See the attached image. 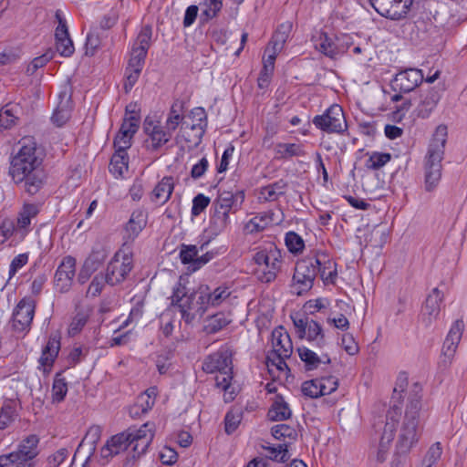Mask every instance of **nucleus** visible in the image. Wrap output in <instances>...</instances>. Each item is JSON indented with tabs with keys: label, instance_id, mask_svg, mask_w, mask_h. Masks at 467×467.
Returning a JSON list of instances; mask_svg holds the SVG:
<instances>
[{
	"label": "nucleus",
	"instance_id": "nucleus-1",
	"mask_svg": "<svg viewBox=\"0 0 467 467\" xmlns=\"http://www.w3.org/2000/svg\"><path fill=\"white\" fill-rule=\"evenodd\" d=\"M154 437V424L146 422L139 429L130 427L111 436L100 450V457L108 462L110 459L132 446L123 462V467H133L137 460L146 452Z\"/></svg>",
	"mask_w": 467,
	"mask_h": 467
},
{
	"label": "nucleus",
	"instance_id": "nucleus-2",
	"mask_svg": "<svg viewBox=\"0 0 467 467\" xmlns=\"http://www.w3.org/2000/svg\"><path fill=\"white\" fill-rule=\"evenodd\" d=\"M20 149L12 158L9 175L16 184L24 183L25 192L36 194L43 186L41 159L36 156V142L33 137H24L19 140Z\"/></svg>",
	"mask_w": 467,
	"mask_h": 467
},
{
	"label": "nucleus",
	"instance_id": "nucleus-3",
	"mask_svg": "<svg viewBox=\"0 0 467 467\" xmlns=\"http://www.w3.org/2000/svg\"><path fill=\"white\" fill-rule=\"evenodd\" d=\"M421 390L420 384L413 385L398 434V455H407L418 444L422 435L428 412L421 403Z\"/></svg>",
	"mask_w": 467,
	"mask_h": 467
},
{
	"label": "nucleus",
	"instance_id": "nucleus-4",
	"mask_svg": "<svg viewBox=\"0 0 467 467\" xmlns=\"http://www.w3.org/2000/svg\"><path fill=\"white\" fill-rule=\"evenodd\" d=\"M447 136V126L439 125L429 144L423 164L424 188L427 192L434 191L441 179V161L444 157Z\"/></svg>",
	"mask_w": 467,
	"mask_h": 467
},
{
	"label": "nucleus",
	"instance_id": "nucleus-5",
	"mask_svg": "<svg viewBox=\"0 0 467 467\" xmlns=\"http://www.w3.org/2000/svg\"><path fill=\"white\" fill-rule=\"evenodd\" d=\"M254 260L258 265L255 274L262 283L273 282L280 272L283 263L281 251L274 245L256 252Z\"/></svg>",
	"mask_w": 467,
	"mask_h": 467
},
{
	"label": "nucleus",
	"instance_id": "nucleus-6",
	"mask_svg": "<svg viewBox=\"0 0 467 467\" xmlns=\"http://www.w3.org/2000/svg\"><path fill=\"white\" fill-rule=\"evenodd\" d=\"M185 287L177 288L171 296L172 304L178 305L182 319L191 323L196 317H202L207 310L206 304H202L201 288L198 291L187 295Z\"/></svg>",
	"mask_w": 467,
	"mask_h": 467
},
{
	"label": "nucleus",
	"instance_id": "nucleus-7",
	"mask_svg": "<svg viewBox=\"0 0 467 467\" xmlns=\"http://www.w3.org/2000/svg\"><path fill=\"white\" fill-rule=\"evenodd\" d=\"M313 124L327 133L343 134L348 128L344 111L337 104L330 106L322 115L315 116Z\"/></svg>",
	"mask_w": 467,
	"mask_h": 467
},
{
	"label": "nucleus",
	"instance_id": "nucleus-8",
	"mask_svg": "<svg viewBox=\"0 0 467 467\" xmlns=\"http://www.w3.org/2000/svg\"><path fill=\"white\" fill-rule=\"evenodd\" d=\"M296 328V333L299 338H306L310 342H314L317 348H323L326 345L323 328L319 323L309 318L306 316L296 314L291 317Z\"/></svg>",
	"mask_w": 467,
	"mask_h": 467
},
{
	"label": "nucleus",
	"instance_id": "nucleus-9",
	"mask_svg": "<svg viewBox=\"0 0 467 467\" xmlns=\"http://www.w3.org/2000/svg\"><path fill=\"white\" fill-rule=\"evenodd\" d=\"M375 11L390 20H400L407 16L413 0H369Z\"/></svg>",
	"mask_w": 467,
	"mask_h": 467
},
{
	"label": "nucleus",
	"instance_id": "nucleus-10",
	"mask_svg": "<svg viewBox=\"0 0 467 467\" xmlns=\"http://www.w3.org/2000/svg\"><path fill=\"white\" fill-rule=\"evenodd\" d=\"M132 268L133 264L131 256L116 253L106 269L107 284L113 286L122 283Z\"/></svg>",
	"mask_w": 467,
	"mask_h": 467
},
{
	"label": "nucleus",
	"instance_id": "nucleus-11",
	"mask_svg": "<svg viewBox=\"0 0 467 467\" xmlns=\"http://www.w3.org/2000/svg\"><path fill=\"white\" fill-rule=\"evenodd\" d=\"M35 308L36 302L30 297H24L18 302L12 316V327L16 332L23 333L30 329Z\"/></svg>",
	"mask_w": 467,
	"mask_h": 467
},
{
	"label": "nucleus",
	"instance_id": "nucleus-12",
	"mask_svg": "<svg viewBox=\"0 0 467 467\" xmlns=\"http://www.w3.org/2000/svg\"><path fill=\"white\" fill-rule=\"evenodd\" d=\"M424 79L420 69L410 67L400 70L390 81L394 92L409 93L414 90Z\"/></svg>",
	"mask_w": 467,
	"mask_h": 467
},
{
	"label": "nucleus",
	"instance_id": "nucleus-13",
	"mask_svg": "<svg viewBox=\"0 0 467 467\" xmlns=\"http://www.w3.org/2000/svg\"><path fill=\"white\" fill-rule=\"evenodd\" d=\"M144 133L148 136L147 141L150 142L148 148L151 150H158L163 145L170 141L173 130L166 129L160 121H155L146 118L143 123Z\"/></svg>",
	"mask_w": 467,
	"mask_h": 467
},
{
	"label": "nucleus",
	"instance_id": "nucleus-14",
	"mask_svg": "<svg viewBox=\"0 0 467 467\" xmlns=\"http://www.w3.org/2000/svg\"><path fill=\"white\" fill-rule=\"evenodd\" d=\"M400 415V407L396 404H393L387 412V422L380 438L379 451L377 453V460L380 462H383L386 460L389 444L394 438L395 422L397 421L396 417Z\"/></svg>",
	"mask_w": 467,
	"mask_h": 467
},
{
	"label": "nucleus",
	"instance_id": "nucleus-15",
	"mask_svg": "<svg viewBox=\"0 0 467 467\" xmlns=\"http://www.w3.org/2000/svg\"><path fill=\"white\" fill-rule=\"evenodd\" d=\"M202 370L206 373L233 370L231 350L223 347L209 355L202 362Z\"/></svg>",
	"mask_w": 467,
	"mask_h": 467
},
{
	"label": "nucleus",
	"instance_id": "nucleus-16",
	"mask_svg": "<svg viewBox=\"0 0 467 467\" xmlns=\"http://www.w3.org/2000/svg\"><path fill=\"white\" fill-rule=\"evenodd\" d=\"M463 329L464 324L462 320L458 319L452 324L443 342L441 350V362L445 366L451 364L455 355L458 345L462 339Z\"/></svg>",
	"mask_w": 467,
	"mask_h": 467
},
{
	"label": "nucleus",
	"instance_id": "nucleus-17",
	"mask_svg": "<svg viewBox=\"0 0 467 467\" xmlns=\"http://www.w3.org/2000/svg\"><path fill=\"white\" fill-rule=\"evenodd\" d=\"M76 274V259L70 255L63 258L54 278L57 289L61 293L67 292L71 287Z\"/></svg>",
	"mask_w": 467,
	"mask_h": 467
},
{
	"label": "nucleus",
	"instance_id": "nucleus-18",
	"mask_svg": "<svg viewBox=\"0 0 467 467\" xmlns=\"http://www.w3.org/2000/svg\"><path fill=\"white\" fill-rule=\"evenodd\" d=\"M442 300L443 294L437 287L427 296L420 315V322L426 328L431 327L438 318Z\"/></svg>",
	"mask_w": 467,
	"mask_h": 467
},
{
	"label": "nucleus",
	"instance_id": "nucleus-19",
	"mask_svg": "<svg viewBox=\"0 0 467 467\" xmlns=\"http://www.w3.org/2000/svg\"><path fill=\"white\" fill-rule=\"evenodd\" d=\"M315 264L317 265V274L325 285H334L337 277V263L328 254L316 251Z\"/></svg>",
	"mask_w": 467,
	"mask_h": 467
},
{
	"label": "nucleus",
	"instance_id": "nucleus-20",
	"mask_svg": "<svg viewBox=\"0 0 467 467\" xmlns=\"http://www.w3.org/2000/svg\"><path fill=\"white\" fill-rule=\"evenodd\" d=\"M441 98V92L439 88H430L420 92L418 105L415 112L419 118L427 119L437 107Z\"/></svg>",
	"mask_w": 467,
	"mask_h": 467
},
{
	"label": "nucleus",
	"instance_id": "nucleus-21",
	"mask_svg": "<svg viewBox=\"0 0 467 467\" xmlns=\"http://www.w3.org/2000/svg\"><path fill=\"white\" fill-rule=\"evenodd\" d=\"M244 201V192L236 191L235 192L223 191L213 201V207H218L220 210H225L228 213L237 211Z\"/></svg>",
	"mask_w": 467,
	"mask_h": 467
},
{
	"label": "nucleus",
	"instance_id": "nucleus-22",
	"mask_svg": "<svg viewBox=\"0 0 467 467\" xmlns=\"http://www.w3.org/2000/svg\"><path fill=\"white\" fill-rule=\"evenodd\" d=\"M272 346L275 354H281V356L290 357L293 352V344L289 334L279 327L272 332Z\"/></svg>",
	"mask_w": 467,
	"mask_h": 467
},
{
	"label": "nucleus",
	"instance_id": "nucleus-23",
	"mask_svg": "<svg viewBox=\"0 0 467 467\" xmlns=\"http://www.w3.org/2000/svg\"><path fill=\"white\" fill-rule=\"evenodd\" d=\"M300 359L304 362L306 370L310 371L318 368L321 365L327 366L330 364L331 359L328 355L319 357L313 350L301 347L297 348Z\"/></svg>",
	"mask_w": 467,
	"mask_h": 467
},
{
	"label": "nucleus",
	"instance_id": "nucleus-24",
	"mask_svg": "<svg viewBox=\"0 0 467 467\" xmlns=\"http://www.w3.org/2000/svg\"><path fill=\"white\" fill-rule=\"evenodd\" d=\"M200 288L202 293L201 297L204 300V302L202 301V304H206L207 309L210 306H220L231 295L229 288L225 286H219L213 291H211L207 285L201 286Z\"/></svg>",
	"mask_w": 467,
	"mask_h": 467
},
{
	"label": "nucleus",
	"instance_id": "nucleus-25",
	"mask_svg": "<svg viewBox=\"0 0 467 467\" xmlns=\"http://www.w3.org/2000/svg\"><path fill=\"white\" fill-rule=\"evenodd\" d=\"M59 102L54 110L51 119L57 127L63 126L70 118L71 100L66 92L59 94Z\"/></svg>",
	"mask_w": 467,
	"mask_h": 467
},
{
	"label": "nucleus",
	"instance_id": "nucleus-26",
	"mask_svg": "<svg viewBox=\"0 0 467 467\" xmlns=\"http://www.w3.org/2000/svg\"><path fill=\"white\" fill-rule=\"evenodd\" d=\"M38 213V208L36 204H26L22 211L19 213L16 222V234L21 237L30 231L31 219Z\"/></svg>",
	"mask_w": 467,
	"mask_h": 467
},
{
	"label": "nucleus",
	"instance_id": "nucleus-27",
	"mask_svg": "<svg viewBox=\"0 0 467 467\" xmlns=\"http://www.w3.org/2000/svg\"><path fill=\"white\" fill-rule=\"evenodd\" d=\"M173 189V178L166 176L152 190L151 200L155 202L164 204L171 198Z\"/></svg>",
	"mask_w": 467,
	"mask_h": 467
},
{
	"label": "nucleus",
	"instance_id": "nucleus-28",
	"mask_svg": "<svg viewBox=\"0 0 467 467\" xmlns=\"http://www.w3.org/2000/svg\"><path fill=\"white\" fill-rule=\"evenodd\" d=\"M291 414L292 411L283 397L276 395L267 413L269 420L273 421H282L289 419Z\"/></svg>",
	"mask_w": 467,
	"mask_h": 467
},
{
	"label": "nucleus",
	"instance_id": "nucleus-29",
	"mask_svg": "<svg viewBox=\"0 0 467 467\" xmlns=\"http://www.w3.org/2000/svg\"><path fill=\"white\" fill-rule=\"evenodd\" d=\"M316 47L327 57L336 58L338 56L337 36H330L327 33H321L317 40Z\"/></svg>",
	"mask_w": 467,
	"mask_h": 467
},
{
	"label": "nucleus",
	"instance_id": "nucleus-30",
	"mask_svg": "<svg viewBox=\"0 0 467 467\" xmlns=\"http://www.w3.org/2000/svg\"><path fill=\"white\" fill-rule=\"evenodd\" d=\"M147 224V215L141 210L134 211L129 222L126 224L125 230L129 238H135L142 231Z\"/></svg>",
	"mask_w": 467,
	"mask_h": 467
},
{
	"label": "nucleus",
	"instance_id": "nucleus-31",
	"mask_svg": "<svg viewBox=\"0 0 467 467\" xmlns=\"http://www.w3.org/2000/svg\"><path fill=\"white\" fill-rule=\"evenodd\" d=\"M60 348V341L56 337H49L47 344L42 350L39 358L40 365L45 368L51 367L57 358Z\"/></svg>",
	"mask_w": 467,
	"mask_h": 467
},
{
	"label": "nucleus",
	"instance_id": "nucleus-32",
	"mask_svg": "<svg viewBox=\"0 0 467 467\" xmlns=\"http://www.w3.org/2000/svg\"><path fill=\"white\" fill-rule=\"evenodd\" d=\"M0 467H34V462L16 450L0 455Z\"/></svg>",
	"mask_w": 467,
	"mask_h": 467
},
{
	"label": "nucleus",
	"instance_id": "nucleus-33",
	"mask_svg": "<svg viewBox=\"0 0 467 467\" xmlns=\"http://www.w3.org/2000/svg\"><path fill=\"white\" fill-rule=\"evenodd\" d=\"M416 27L421 34L420 37L423 41L434 43L441 38V29L431 20L417 21Z\"/></svg>",
	"mask_w": 467,
	"mask_h": 467
},
{
	"label": "nucleus",
	"instance_id": "nucleus-34",
	"mask_svg": "<svg viewBox=\"0 0 467 467\" xmlns=\"http://www.w3.org/2000/svg\"><path fill=\"white\" fill-rule=\"evenodd\" d=\"M286 188V182L279 180L263 187L260 191V197L266 202L276 201L280 196L285 194Z\"/></svg>",
	"mask_w": 467,
	"mask_h": 467
},
{
	"label": "nucleus",
	"instance_id": "nucleus-35",
	"mask_svg": "<svg viewBox=\"0 0 467 467\" xmlns=\"http://www.w3.org/2000/svg\"><path fill=\"white\" fill-rule=\"evenodd\" d=\"M183 110L184 102L181 99H176L172 103L168 114V118L166 119V129L174 131L178 128V126L184 119Z\"/></svg>",
	"mask_w": 467,
	"mask_h": 467
},
{
	"label": "nucleus",
	"instance_id": "nucleus-36",
	"mask_svg": "<svg viewBox=\"0 0 467 467\" xmlns=\"http://www.w3.org/2000/svg\"><path fill=\"white\" fill-rule=\"evenodd\" d=\"M39 438L36 434H31L24 438L17 446V451L29 458L34 460L39 453L38 450Z\"/></svg>",
	"mask_w": 467,
	"mask_h": 467
},
{
	"label": "nucleus",
	"instance_id": "nucleus-37",
	"mask_svg": "<svg viewBox=\"0 0 467 467\" xmlns=\"http://www.w3.org/2000/svg\"><path fill=\"white\" fill-rule=\"evenodd\" d=\"M109 255V251L99 246L92 250L90 254L85 260L84 265H86L87 271L95 272L97 271L101 265L105 262Z\"/></svg>",
	"mask_w": 467,
	"mask_h": 467
},
{
	"label": "nucleus",
	"instance_id": "nucleus-38",
	"mask_svg": "<svg viewBox=\"0 0 467 467\" xmlns=\"http://www.w3.org/2000/svg\"><path fill=\"white\" fill-rule=\"evenodd\" d=\"M315 258H317L316 251L299 260L296 265L295 271L316 279L318 274Z\"/></svg>",
	"mask_w": 467,
	"mask_h": 467
},
{
	"label": "nucleus",
	"instance_id": "nucleus-39",
	"mask_svg": "<svg viewBox=\"0 0 467 467\" xmlns=\"http://www.w3.org/2000/svg\"><path fill=\"white\" fill-rule=\"evenodd\" d=\"M129 157L128 154L116 153L111 157L109 163V171L116 177H122L128 171Z\"/></svg>",
	"mask_w": 467,
	"mask_h": 467
},
{
	"label": "nucleus",
	"instance_id": "nucleus-40",
	"mask_svg": "<svg viewBox=\"0 0 467 467\" xmlns=\"http://www.w3.org/2000/svg\"><path fill=\"white\" fill-rule=\"evenodd\" d=\"M214 213L211 218V228L218 234L226 229L230 223L229 213L225 210H220L218 207H213Z\"/></svg>",
	"mask_w": 467,
	"mask_h": 467
},
{
	"label": "nucleus",
	"instance_id": "nucleus-41",
	"mask_svg": "<svg viewBox=\"0 0 467 467\" xmlns=\"http://www.w3.org/2000/svg\"><path fill=\"white\" fill-rule=\"evenodd\" d=\"M202 6L203 9L202 10L200 19L202 23H206L217 16L223 7V2L222 0H204Z\"/></svg>",
	"mask_w": 467,
	"mask_h": 467
},
{
	"label": "nucleus",
	"instance_id": "nucleus-42",
	"mask_svg": "<svg viewBox=\"0 0 467 467\" xmlns=\"http://www.w3.org/2000/svg\"><path fill=\"white\" fill-rule=\"evenodd\" d=\"M292 281L295 292L296 295L301 296L304 293L308 292L313 287L315 278L295 271Z\"/></svg>",
	"mask_w": 467,
	"mask_h": 467
},
{
	"label": "nucleus",
	"instance_id": "nucleus-43",
	"mask_svg": "<svg viewBox=\"0 0 467 467\" xmlns=\"http://www.w3.org/2000/svg\"><path fill=\"white\" fill-rule=\"evenodd\" d=\"M16 105L6 104L0 110V129H11L17 120Z\"/></svg>",
	"mask_w": 467,
	"mask_h": 467
},
{
	"label": "nucleus",
	"instance_id": "nucleus-44",
	"mask_svg": "<svg viewBox=\"0 0 467 467\" xmlns=\"http://www.w3.org/2000/svg\"><path fill=\"white\" fill-rule=\"evenodd\" d=\"M442 454L441 442L437 441L428 449L421 463V467H435Z\"/></svg>",
	"mask_w": 467,
	"mask_h": 467
},
{
	"label": "nucleus",
	"instance_id": "nucleus-45",
	"mask_svg": "<svg viewBox=\"0 0 467 467\" xmlns=\"http://www.w3.org/2000/svg\"><path fill=\"white\" fill-rule=\"evenodd\" d=\"M191 117L193 119V123L191 127L192 130H199L201 138L204 133V130L207 126V116L206 112L202 108H195L191 111Z\"/></svg>",
	"mask_w": 467,
	"mask_h": 467
},
{
	"label": "nucleus",
	"instance_id": "nucleus-46",
	"mask_svg": "<svg viewBox=\"0 0 467 467\" xmlns=\"http://www.w3.org/2000/svg\"><path fill=\"white\" fill-rule=\"evenodd\" d=\"M285 245L292 254H299L305 248V243L302 237L295 232H288L285 238Z\"/></svg>",
	"mask_w": 467,
	"mask_h": 467
},
{
	"label": "nucleus",
	"instance_id": "nucleus-47",
	"mask_svg": "<svg viewBox=\"0 0 467 467\" xmlns=\"http://www.w3.org/2000/svg\"><path fill=\"white\" fill-rule=\"evenodd\" d=\"M277 152L283 158L304 156L306 154L303 146L296 143H279L277 145Z\"/></svg>",
	"mask_w": 467,
	"mask_h": 467
},
{
	"label": "nucleus",
	"instance_id": "nucleus-48",
	"mask_svg": "<svg viewBox=\"0 0 467 467\" xmlns=\"http://www.w3.org/2000/svg\"><path fill=\"white\" fill-rule=\"evenodd\" d=\"M391 159L389 153L373 152L366 161L365 166L368 170H379L387 164Z\"/></svg>",
	"mask_w": 467,
	"mask_h": 467
},
{
	"label": "nucleus",
	"instance_id": "nucleus-49",
	"mask_svg": "<svg viewBox=\"0 0 467 467\" xmlns=\"http://www.w3.org/2000/svg\"><path fill=\"white\" fill-rule=\"evenodd\" d=\"M271 432H272V435L276 440H282V439L288 438L289 440L294 441L297 437L296 431L293 427H291L287 424H285V423L277 424V425L272 427Z\"/></svg>",
	"mask_w": 467,
	"mask_h": 467
},
{
	"label": "nucleus",
	"instance_id": "nucleus-50",
	"mask_svg": "<svg viewBox=\"0 0 467 467\" xmlns=\"http://www.w3.org/2000/svg\"><path fill=\"white\" fill-rule=\"evenodd\" d=\"M321 385L319 378L312 379L303 382L301 390L303 394L311 399H317L323 396L319 386Z\"/></svg>",
	"mask_w": 467,
	"mask_h": 467
},
{
	"label": "nucleus",
	"instance_id": "nucleus-51",
	"mask_svg": "<svg viewBox=\"0 0 467 467\" xmlns=\"http://www.w3.org/2000/svg\"><path fill=\"white\" fill-rule=\"evenodd\" d=\"M54 57V51L52 49L47 50L42 56L35 57L31 63L27 66L26 73L28 76L34 75L38 68L43 67L48 61Z\"/></svg>",
	"mask_w": 467,
	"mask_h": 467
},
{
	"label": "nucleus",
	"instance_id": "nucleus-52",
	"mask_svg": "<svg viewBox=\"0 0 467 467\" xmlns=\"http://www.w3.org/2000/svg\"><path fill=\"white\" fill-rule=\"evenodd\" d=\"M242 420V412L239 410L228 411L224 418L225 432L234 433Z\"/></svg>",
	"mask_w": 467,
	"mask_h": 467
},
{
	"label": "nucleus",
	"instance_id": "nucleus-53",
	"mask_svg": "<svg viewBox=\"0 0 467 467\" xmlns=\"http://www.w3.org/2000/svg\"><path fill=\"white\" fill-rule=\"evenodd\" d=\"M101 432H102V430L99 426H98V425L91 426L88 430L85 437L83 438L81 443L79 444V447L82 446L84 443H88L90 446L91 453H93L96 449V444L100 440Z\"/></svg>",
	"mask_w": 467,
	"mask_h": 467
},
{
	"label": "nucleus",
	"instance_id": "nucleus-54",
	"mask_svg": "<svg viewBox=\"0 0 467 467\" xmlns=\"http://www.w3.org/2000/svg\"><path fill=\"white\" fill-rule=\"evenodd\" d=\"M67 392V384L63 378H59L57 376L53 382L52 387V399L53 401L60 402L62 401Z\"/></svg>",
	"mask_w": 467,
	"mask_h": 467
},
{
	"label": "nucleus",
	"instance_id": "nucleus-55",
	"mask_svg": "<svg viewBox=\"0 0 467 467\" xmlns=\"http://www.w3.org/2000/svg\"><path fill=\"white\" fill-rule=\"evenodd\" d=\"M230 321L224 317L223 314L213 315L208 325L205 327L207 333L214 334L225 327Z\"/></svg>",
	"mask_w": 467,
	"mask_h": 467
},
{
	"label": "nucleus",
	"instance_id": "nucleus-56",
	"mask_svg": "<svg viewBox=\"0 0 467 467\" xmlns=\"http://www.w3.org/2000/svg\"><path fill=\"white\" fill-rule=\"evenodd\" d=\"M88 320V314L83 311H79L76 314V316L73 317L69 327H68V334L70 336H76L78 334L82 328L85 327Z\"/></svg>",
	"mask_w": 467,
	"mask_h": 467
},
{
	"label": "nucleus",
	"instance_id": "nucleus-57",
	"mask_svg": "<svg viewBox=\"0 0 467 467\" xmlns=\"http://www.w3.org/2000/svg\"><path fill=\"white\" fill-rule=\"evenodd\" d=\"M267 215H256L253 217L244 226V230L248 234L262 232L267 225Z\"/></svg>",
	"mask_w": 467,
	"mask_h": 467
},
{
	"label": "nucleus",
	"instance_id": "nucleus-58",
	"mask_svg": "<svg viewBox=\"0 0 467 467\" xmlns=\"http://www.w3.org/2000/svg\"><path fill=\"white\" fill-rule=\"evenodd\" d=\"M198 255V249L195 245L182 244L180 251V258L182 264H192L194 266V261Z\"/></svg>",
	"mask_w": 467,
	"mask_h": 467
},
{
	"label": "nucleus",
	"instance_id": "nucleus-59",
	"mask_svg": "<svg viewBox=\"0 0 467 467\" xmlns=\"http://www.w3.org/2000/svg\"><path fill=\"white\" fill-rule=\"evenodd\" d=\"M140 125V120L136 117L129 116L125 117L119 132L133 137L137 132Z\"/></svg>",
	"mask_w": 467,
	"mask_h": 467
},
{
	"label": "nucleus",
	"instance_id": "nucleus-60",
	"mask_svg": "<svg viewBox=\"0 0 467 467\" xmlns=\"http://www.w3.org/2000/svg\"><path fill=\"white\" fill-rule=\"evenodd\" d=\"M151 36V27L150 26H145L141 28L140 32L139 33L136 42L133 46L148 50L149 47H150Z\"/></svg>",
	"mask_w": 467,
	"mask_h": 467
},
{
	"label": "nucleus",
	"instance_id": "nucleus-61",
	"mask_svg": "<svg viewBox=\"0 0 467 467\" xmlns=\"http://www.w3.org/2000/svg\"><path fill=\"white\" fill-rule=\"evenodd\" d=\"M133 137L129 135L124 136L121 132H118L114 139V148L116 153H127V150L131 146V140Z\"/></svg>",
	"mask_w": 467,
	"mask_h": 467
},
{
	"label": "nucleus",
	"instance_id": "nucleus-62",
	"mask_svg": "<svg viewBox=\"0 0 467 467\" xmlns=\"http://www.w3.org/2000/svg\"><path fill=\"white\" fill-rule=\"evenodd\" d=\"M56 18L58 22V25L55 31V38H56V43H57L63 39H67L70 36H69L68 29L67 26V22H66L65 18L62 17L59 10H57L56 12Z\"/></svg>",
	"mask_w": 467,
	"mask_h": 467
},
{
	"label": "nucleus",
	"instance_id": "nucleus-63",
	"mask_svg": "<svg viewBox=\"0 0 467 467\" xmlns=\"http://www.w3.org/2000/svg\"><path fill=\"white\" fill-rule=\"evenodd\" d=\"M210 203V198L202 193L197 194L192 200V215L198 216Z\"/></svg>",
	"mask_w": 467,
	"mask_h": 467
},
{
	"label": "nucleus",
	"instance_id": "nucleus-64",
	"mask_svg": "<svg viewBox=\"0 0 467 467\" xmlns=\"http://www.w3.org/2000/svg\"><path fill=\"white\" fill-rule=\"evenodd\" d=\"M68 456V451L65 448L57 450L47 459V467H58Z\"/></svg>",
	"mask_w": 467,
	"mask_h": 467
}]
</instances>
